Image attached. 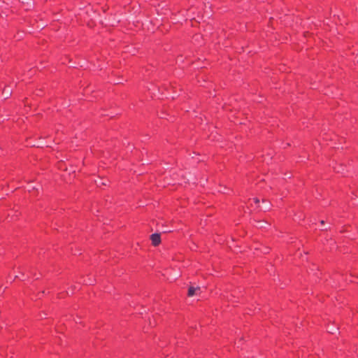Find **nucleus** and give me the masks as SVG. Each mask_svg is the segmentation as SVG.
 <instances>
[{
	"mask_svg": "<svg viewBox=\"0 0 358 358\" xmlns=\"http://www.w3.org/2000/svg\"><path fill=\"white\" fill-rule=\"evenodd\" d=\"M150 239H151V241H152V244L154 246L159 245L160 244V243H161V236H160V234L155 233V234H152L150 236Z\"/></svg>",
	"mask_w": 358,
	"mask_h": 358,
	"instance_id": "1",
	"label": "nucleus"
},
{
	"mask_svg": "<svg viewBox=\"0 0 358 358\" xmlns=\"http://www.w3.org/2000/svg\"><path fill=\"white\" fill-rule=\"evenodd\" d=\"M201 292V287H192L190 286L188 289V296H193L194 295H198Z\"/></svg>",
	"mask_w": 358,
	"mask_h": 358,
	"instance_id": "2",
	"label": "nucleus"
},
{
	"mask_svg": "<svg viewBox=\"0 0 358 358\" xmlns=\"http://www.w3.org/2000/svg\"><path fill=\"white\" fill-rule=\"evenodd\" d=\"M3 94L4 95L5 99L8 98L10 94V92L8 90L4 89Z\"/></svg>",
	"mask_w": 358,
	"mask_h": 358,
	"instance_id": "3",
	"label": "nucleus"
},
{
	"mask_svg": "<svg viewBox=\"0 0 358 358\" xmlns=\"http://www.w3.org/2000/svg\"><path fill=\"white\" fill-rule=\"evenodd\" d=\"M254 201L256 203H258L259 202V200L257 198L254 199Z\"/></svg>",
	"mask_w": 358,
	"mask_h": 358,
	"instance_id": "4",
	"label": "nucleus"
},
{
	"mask_svg": "<svg viewBox=\"0 0 358 358\" xmlns=\"http://www.w3.org/2000/svg\"><path fill=\"white\" fill-rule=\"evenodd\" d=\"M101 185H106V182H102L101 183Z\"/></svg>",
	"mask_w": 358,
	"mask_h": 358,
	"instance_id": "5",
	"label": "nucleus"
},
{
	"mask_svg": "<svg viewBox=\"0 0 358 358\" xmlns=\"http://www.w3.org/2000/svg\"><path fill=\"white\" fill-rule=\"evenodd\" d=\"M321 224H324V221H323V220H322V221H321Z\"/></svg>",
	"mask_w": 358,
	"mask_h": 358,
	"instance_id": "6",
	"label": "nucleus"
}]
</instances>
